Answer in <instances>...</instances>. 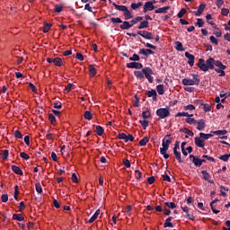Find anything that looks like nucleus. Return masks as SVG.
<instances>
[{"instance_id": "1", "label": "nucleus", "mask_w": 230, "mask_h": 230, "mask_svg": "<svg viewBox=\"0 0 230 230\" xmlns=\"http://www.w3.org/2000/svg\"><path fill=\"white\" fill-rule=\"evenodd\" d=\"M199 75L195 74L192 75V79L184 78L182 80L183 85H199Z\"/></svg>"}, {"instance_id": "2", "label": "nucleus", "mask_w": 230, "mask_h": 230, "mask_svg": "<svg viewBox=\"0 0 230 230\" xmlns=\"http://www.w3.org/2000/svg\"><path fill=\"white\" fill-rule=\"evenodd\" d=\"M143 74L145 75L146 80H148L149 84H154V77L152 75H154V71L150 67H145L142 69Z\"/></svg>"}, {"instance_id": "3", "label": "nucleus", "mask_w": 230, "mask_h": 230, "mask_svg": "<svg viewBox=\"0 0 230 230\" xmlns=\"http://www.w3.org/2000/svg\"><path fill=\"white\" fill-rule=\"evenodd\" d=\"M156 115L160 119H164V118H168V116H170V110L166 108H160L156 111Z\"/></svg>"}, {"instance_id": "4", "label": "nucleus", "mask_w": 230, "mask_h": 230, "mask_svg": "<svg viewBox=\"0 0 230 230\" xmlns=\"http://www.w3.org/2000/svg\"><path fill=\"white\" fill-rule=\"evenodd\" d=\"M180 148V143L179 141H176L173 147V154L178 161V163H182V158L181 156V152H178Z\"/></svg>"}, {"instance_id": "5", "label": "nucleus", "mask_w": 230, "mask_h": 230, "mask_svg": "<svg viewBox=\"0 0 230 230\" xmlns=\"http://www.w3.org/2000/svg\"><path fill=\"white\" fill-rule=\"evenodd\" d=\"M166 138L163 139V143H162V148H160V150H168V148H170V145H172V137H170V135H167Z\"/></svg>"}, {"instance_id": "6", "label": "nucleus", "mask_w": 230, "mask_h": 230, "mask_svg": "<svg viewBox=\"0 0 230 230\" xmlns=\"http://www.w3.org/2000/svg\"><path fill=\"white\" fill-rule=\"evenodd\" d=\"M119 139H124V141H126V143H128V141H134V137H132V135L128 134H125V133H120L118 136Z\"/></svg>"}, {"instance_id": "7", "label": "nucleus", "mask_w": 230, "mask_h": 230, "mask_svg": "<svg viewBox=\"0 0 230 230\" xmlns=\"http://www.w3.org/2000/svg\"><path fill=\"white\" fill-rule=\"evenodd\" d=\"M155 6H154V3L149 1V2H146V4H144V13H146V12H152V10H155Z\"/></svg>"}, {"instance_id": "8", "label": "nucleus", "mask_w": 230, "mask_h": 230, "mask_svg": "<svg viewBox=\"0 0 230 230\" xmlns=\"http://www.w3.org/2000/svg\"><path fill=\"white\" fill-rule=\"evenodd\" d=\"M190 158L192 159V163H193V164H195V166H202V163H206V160L198 158V157L194 156L193 155H190Z\"/></svg>"}, {"instance_id": "9", "label": "nucleus", "mask_w": 230, "mask_h": 230, "mask_svg": "<svg viewBox=\"0 0 230 230\" xmlns=\"http://www.w3.org/2000/svg\"><path fill=\"white\" fill-rule=\"evenodd\" d=\"M127 67L129 69H142L143 64L137 62H131L127 64Z\"/></svg>"}, {"instance_id": "10", "label": "nucleus", "mask_w": 230, "mask_h": 230, "mask_svg": "<svg viewBox=\"0 0 230 230\" xmlns=\"http://www.w3.org/2000/svg\"><path fill=\"white\" fill-rule=\"evenodd\" d=\"M195 125H197V130H204V128H206V120L203 119L196 120Z\"/></svg>"}, {"instance_id": "11", "label": "nucleus", "mask_w": 230, "mask_h": 230, "mask_svg": "<svg viewBox=\"0 0 230 230\" xmlns=\"http://www.w3.org/2000/svg\"><path fill=\"white\" fill-rule=\"evenodd\" d=\"M185 57L188 58V64L193 66L195 64V56L191 55L190 52H185Z\"/></svg>"}, {"instance_id": "12", "label": "nucleus", "mask_w": 230, "mask_h": 230, "mask_svg": "<svg viewBox=\"0 0 230 230\" xmlns=\"http://www.w3.org/2000/svg\"><path fill=\"white\" fill-rule=\"evenodd\" d=\"M198 66L199 69H201V71H208L209 69L208 64L202 58H199Z\"/></svg>"}, {"instance_id": "13", "label": "nucleus", "mask_w": 230, "mask_h": 230, "mask_svg": "<svg viewBox=\"0 0 230 230\" xmlns=\"http://www.w3.org/2000/svg\"><path fill=\"white\" fill-rule=\"evenodd\" d=\"M206 8V4H201L198 10L196 12H194V14L196 15V17H200L202 15V13H204V10Z\"/></svg>"}, {"instance_id": "14", "label": "nucleus", "mask_w": 230, "mask_h": 230, "mask_svg": "<svg viewBox=\"0 0 230 230\" xmlns=\"http://www.w3.org/2000/svg\"><path fill=\"white\" fill-rule=\"evenodd\" d=\"M139 55H145V57H148V55H154V51L150 49H142L139 50Z\"/></svg>"}, {"instance_id": "15", "label": "nucleus", "mask_w": 230, "mask_h": 230, "mask_svg": "<svg viewBox=\"0 0 230 230\" xmlns=\"http://www.w3.org/2000/svg\"><path fill=\"white\" fill-rule=\"evenodd\" d=\"M181 209H182V211H183L184 213H187L186 217H187L189 220H195V217H193V216L188 214V213H190V208H188V207L185 206V207H181Z\"/></svg>"}, {"instance_id": "16", "label": "nucleus", "mask_w": 230, "mask_h": 230, "mask_svg": "<svg viewBox=\"0 0 230 230\" xmlns=\"http://www.w3.org/2000/svg\"><path fill=\"white\" fill-rule=\"evenodd\" d=\"M146 96H148V98H153L154 102H155V100H157V92H155V90L148 91Z\"/></svg>"}, {"instance_id": "17", "label": "nucleus", "mask_w": 230, "mask_h": 230, "mask_svg": "<svg viewBox=\"0 0 230 230\" xmlns=\"http://www.w3.org/2000/svg\"><path fill=\"white\" fill-rule=\"evenodd\" d=\"M195 145L198 146L199 148H204V140H202L200 137H196Z\"/></svg>"}, {"instance_id": "18", "label": "nucleus", "mask_w": 230, "mask_h": 230, "mask_svg": "<svg viewBox=\"0 0 230 230\" xmlns=\"http://www.w3.org/2000/svg\"><path fill=\"white\" fill-rule=\"evenodd\" d=\"M168 10H170V6H164L156 9L155 13H168Z\"/></svg>"}, {"instance_id": "19", "label": "nucleus", "mask_w": 230, "mask_h": 230, "mask_svg": "<svg viewBox=\"0 0 230 230\" xmlns=\"http://www.w3.org/2000/svg\"><path fill=\"white\" fill-rule=\"evenodd\" d=\"M142 37L144 39H147L148 40H152V39H154L152 32H148L147 31H143Z\"/></svg>"}, {"instance_id": "20", "label": "nucleus", "mask_w": 230, "mask_h": 230, "mask_svg": "<svg viewBox=\"0 0 230 230\" xmlns=\"http://www.w3.org/2000/svg\"><path fill=\"white\" fill-rule=\"evenodd\" d=\"M215 63H216V61H215V59H213V58H208V60H207V62H206V64H207V66L208 67V69H214V67H215Z\"/></svg>"}, {"instance_id": "21", "label": "nucleus", "mask_w": 230, "mask_h": 230, "mask_svg": "<svg viewBox=\"0 0 230 230\" xmlns=\"http://www.w3.org/2000/svg\"><path fill=\"white\" fill-rule=\"evenodd\" d=\"M172 220H173V217H168L164 224V227H173V224H172Z\"/></svg>"}, {"instance_id": "22", "label": "nucleus", "mask_w": 230, "mask_h": 230, "mask_svg": "<svg viewBox=\"0 0 230 230\" xmlns=\"http://www.w3.org/2000/svg\"><path fill=\"white\" fill-rule=\"evenodd\" d=\"M202 175H203V179L204 181H208V182L213 183V181H211V175H209V172H207L206 171H202L201 172Z\"/></svg>"}, {"instance_id": "23", "label": "nucleus", "mask_w": 230, "mask_h": 230, "mask_svg": "<svg viewBox=\"0 0 230 230\" xmlns=\"http://www.w3.org/2000/svg\"><path fill=\"white\" fill-rule=\"evenodd\" d=\"M12 170L17 175H22V170H21V168H19V166L17 165H12Z\"/></svg>"}, {"instance_id": "24", "label": "nucleus", "mask_w": 230, "mask_h": 230, "mask_svg": "<svg viewBox=\"0 0 230 230\" xmlns=\"http://www.w3.org/2000/svg\"><path fill=\"white\" fill-rule=\"evenodd\" d=\"M99 216H100V209H97L95 213L93 215V217L89 219V223L93 224V222H94V220H96V218H98Z\"/></svg>"}, {"instance_id": "25", "label": "nucleus", "mask_w": 230, "mask_h": 230, "mask_svg": "<svg viewBox=\"0 0 230 230\" xmlns=\"http://www.w3.org/2000/svg\"><path fill=\"white\" fill-rule=\"evenodd\" d=\"M13 220H17L18 222H22V220H24V217L22 216V214H14L13 216Z\"/></svg>"}, {"instance_id": "26", "label": "nucleus", "mask_w": 230, "mask_h": 230, "mask_svg": "<svg viewBox=\"0 0 230 230\" xmlns=\"http://www.w3.org/2000/svg\"><path fill=\"white\" fill-rule=\"evenodd\" d=\"M132 26L131 23L128 22H123L122 24L120 25L121 30H130V27Z\"/></svg>"}, {"instance_id": "27", "label": "nucleus", "mask_w": 230, "mask_h": 230, "mask_svg": "<svg viewBox=\"0 0 230 230\" xmlns=\"http://www.w3.org/2000/svg\"><path fill=\"white\" fill-rule=\"evenodd\" d=\"M134 75L137 78H138V80H143V78H145V74L143 73V71H135Z\"/></svg>"}, {"instance_id": "28", "label": "nucleus", "mask_w": 230, "mask_h": 230, "mask_svg": "<svg viewBox=\"0 0 230 230\" xmlns=\"http://www.w3.org/2000/svg\"><path fill=\"white\" fill-rule=\"evenodd\" d=\"M181 116H183L185 118H192L193 114L190 115L188 112H178L175 115L176 118H180Z\"/></svg>"}, {"instance_id": "29", "label": "nucleus", "mask_w": 230, "mask_h": 230, "mask_svg": "<svg viewBox=\"0 0 230 230\" xmlns=\"http://www.w3.org/2000/svg\"><path fill=\"white\" fill-rule=\"evenodd\" d=\"M54 64H55V66H58V67H60L61 66H63L64 62L62 61V58H55Z\"/></svg>"}, {"instance_id": "30", "label": "nucleus", "mask_w": 230, "mask_h": 230, "mask_svg": "<svg viewBox=\"0 0 230 230\" xmlns=\"http://www.w3.org/2000/svg\"><path fill=\"white\" fill-rule=\"evenodd\" d=\"M156 91H157V93H158V94H164V85H163V84H158L157 86H156Z\"/></svg>"}, {"instance_id": "31", "label": "nucleus", "mask_w": 230, "mask_h": 230, "mask_svg": "<svg viewBox=\"0 0 230 230\" xmlns=\"http://www.w3.org/2000/svg\"><path fill=\"white\" fill-rule=\"evenodd\" d=\"M84 119H88L89 121H91V119H93V113L89 111H86L84 112Z\"/></svg>"}, {"instance_id": "32", "label": "nucleus", "mask_w": 230, "mask_h": 230, "mask_svg": "<svg viewBox=\"0 0 230 230\" xmlns=\"http://www.w3.org/2000/svg\"><path fill=\"white\" fill-rule=\"evenodd\" d=\"M145 28H148V21L141 22L139 26L137 27L138 30H143Z\"/></svg>"}, {"instance_id": "33", "label": "nucleus", "mask_w": 230, "mask_h": 230, "mask_svg": "<svg viewBox=\"0 0 230 230\" xmlns=\"http://www.w3.org/2000/svg\"><path fill=\"white\" fill-rule=\"evenodd\" d=\"M114 6L116 8V10H119V12H125V11H127L128 9L125 5H118L116 4H114Z\"/></svg>"}, {"instance_id": "34", "label": "nucleus", "mask_w": 230, "mask_h": 230, "mask_svg": "<svg viewBox=\"0 0 230 230\" xmlns=\"http://www.w3.org/2000/svg\"><path fill=\"white\" fill-rule=\"evenodd\" d=\"M175 45L177 51H184V47L182 46V43L181 41H176Z\"/></svg>"}, {"instance_id": "35", "label": "nucleus", "mask_w": 230, "mask_h": 230, "mask_svg": "<svg viewBox=\"0 0 230 230\" xmlns=\"http://www.w3.org/2000/svg\"><path fill=\"white\" fill-rule=\"evenodd\" d=\"M148 141H149L148 137H145L144 138H142L139 141V146H146V143H148Z\"/></svg>"}, {"instance_id": "36", "label": "nucleus", "mask_w": 230, "mask_h": 230, "mask_svg": "<svg viewBox=\"0 0 230 230\" xmlns=\"http://www.w3.org/2000/svg\"><path fill=\"white\" fill-rule=\"evenodd\" d=\"M214 66H216V67H218V70H220V69H222V70L226 69V65L222 64V62H220V61H216V63H215Z\"/></svg>"}, {"instance_id": "37", "label": "nucleus", "mask_w": 230, "mask_h": 230, "mask_svg": "<svg viewBox=\"0 0 230 230\" xmlns=\"http://www.w3.org/2000/svg\"><path fill=\"white\" fill-rule=\"evenodd\" d=\"M142 20H143V17H141V16L136 17L135 19H133L130 22V24H132V26H134V24H137V22H141Z\"/></svg>"}, {"instance_id": "38", "label": "nucleus", "mask_w": 230, "mask_h": 230, "mask_svg": "<svg viewBox=\"0 0 230 230\" xmlns=\"http://www.w3.org/2000/svg\"><path fill=\"white\" fill-rule=\"evenodd\" d=\"M199 137L201 139H209V137H213L212 134L199 133Z\"/></svg>"}, {"instance_id": "39", "label": "nucleus", "mask_w": 230, "mask_h": 230, "mask_svg": "<svg viewBox=\"0 0 230 230\" xmlns=\"http://www.w3.org/2000/svg\"><path fill=\"white\" fill-rule=\"evenodd\" d=\"M213 134H216V136H226V134H227V130L226 129L217 130V131H214Z\"/></svg>"}, {"instance_id": "40", "label": "nucleus", "mask_w": 230, "mask_h": 230, "mask_svg": "<svg viewBox=\"0 0 230 230\" xmlns=\"http://www.w3.org/2000/svg\"><path fill=\"white\" fill-rule=\"evenodd\" d=\"M142 116H143L144 119H148V118H150V116H152V113L150 112V111H145L142 112Z\"/></svg>"}, {"instance_id": "41", "label": "nucleus", "mask_w": 230, "mask_h": 230, "mask_svg": "<svg viewBox=\"0 0 230 230\" xmlns=\"http://www.w3.org/2000/svg\"><path fill=\"white\" fill-rule=\"evenodd\" d=\"M143 4L142 2H138L137 4H131L132 10H137V8H141V5Z\"/></svg>"}, {"instance_id": "42", "label": "nucleus", "mask_w": 230, "mask_h": 230, "mask_svg": "<svg viewBox=\"0 0 230 230\" xmlns=\"http://www.w3.org/2000/svg\"><path fill=\"white\" fill-rule=\"evenodd\" d=\"M124 16L126 20L132 19V12L128 11V9L124 12Z\"/></svg>"}, {"instance_id": "43", "label": "nucleus", "mask_w": 230, "mask_h": 230, "mask_svg": "<svg viewBox=\"0 0 230 230\" xmlns=\"http://www.w3.org/2000/svg\"><path fill=\"white\" fill-rule=\"evenodd\" d=\"M186 123H188L189 125H195V123H197V120H195V119L193 118H187L185 119Z\"/></svg>"}, {"instance_id": "44", "label": "nucleus", "mask_w": 230, "mask_h": 230, "mask_svg": "<svg viewBox=\"0 0 230 230\" xmlns=\"http://www.w3.org/2000/svg\"><path fill=\"white\" fill-rule=\"evenodd\" d=\"M185 14H186V9H185V8H182V9H181V11L178 13L177 17H178L179 19H182V17H184Z\"/></svg>"}, {"instance_id": "45", "label": "nucleus", "mask_w": 230, "mask_h": 230, "mask_svg": "<svg viewBox=\"0 0 230 230\" xmlns=\"http://www.w3.org/2000/svg\"><path fill=\"white\" fill-rule=\"evenodd\" d=\"M181 132H184V134H187V136H190V137H193V131L188 128L181 129Z\"/></svg>"}, {"instance_id": "46", "label": "nucleus", "mask_w": 230, "mask_h": 230, "mask_svg": "<svg viewBox=\"0 0 230 230\" xmlns=\"http://www.w3.org/2000/svg\"><path fill=\"white\" fill-rule=\"evenodd\" d=\"M110 21L111 22H113V24H120L123 22L119 18H111Z\"/></svg>"}, {"instance_id": "47", "label": "nucleus", "mask_w": 230, "mask_h": 230, "mask_svg": "<svg viewBox=\"0 0 230 230\" xmlns=\"http://www.w3.org/2000/svg\"><path fill=\"white\" fill-rule=\"evenodd\" d=\"M168 149H160V154L164 155V159H168L170 157V155H168L166 152Z\"/></svg>"}, {"instance_id": "48", "label": "nucleus", "mask_w": 230, "mask_h": 230, "mask_svg": "<svg viewBox=\"0 0 230 230\" xmlns=\"http://www.w3.org/2000/svg\"><path fill=\"white\" fill-rule=\"evenodd\" d=\"M203 111H204L205 112H209V111H211V104H208V103L203 104Z\"/></svg>"}, {"instance_id": "49", "label": "nucleus", "mask_w": 230, "mask_h": 230, "mask_svg": "<svg viewBox=\"0 0 230 230\" xmlns=\"http://www.w3.org/2000/svg\"><path fill=\"white\" fill-rule=\"evenodd\" d=\"M164 204L167 208H170L171 209H175V208H177V205H175V203L173 202H165Z\"/></svg>"}, {"instance_id": "50", "label": "nucleus", "mask_w": 230, "mask_h": 230, "mask_svg": "<svg viewBox=\"0 0 230 230\" xmlns=\"http://www.w3.org/2000/svg\"><path fill=\"white\" fill-rule=\"evenodd\" d=\"M89 71H90V75H92V76H94L96 75V68H94V66H90Z\"/></svg>"}, {"instance_id": "51", "label": "nucleus", "mask_w": 230, "mask_h": 230, "mask_svg": "<svg viewBox=\"0 0 230 230\" xmlns=\"http://www.w3.org/2000/svg\"><path fill=\"white\" fill-rule=\"evenodd\" d=\"M62 10H64V6L63 5H55L54 11L57 13H60V12H62Z\"/></svg>"}, {"instance_id": "52", "label": "nucleus", "mask_w": 230, "mask_h": 230, "mask_svg": "<svg viewBox=\"0 0 230 230\" xmlns=\"http://www.w3.org/2000/svg\"><path fill=\"white\" fill-rule=\"evenodd\" d=\"M196 26H199V28H202L204 26V21L200 18L197 19Z\"/></svg>"}, {"instance_id": "53", "label": "nucleus", "mask_w": 230, "mask_h": 230, "mask_svg": "<svg viewBox=\"0 0 230 230\" xmlns=\"http://www.w3.org/2000/svg\"><path fill=\"white\" fill-rule=\"evenodd\" d=\"M96 132L98 136H102L103 134V128L102 126H96Z\"/></svg>"}, {"instance_id": "54", "label": "nucleus", "mask_w": 230, "mask_h": 230, "mask_svg": "<svg viewBox=\"0 0 230 230\" xmlns=\"http://www.w3.org/2000/svg\"><path fill=\"white\" fill-rule=\"evenodd\" d=\"M20 156L22 157V159H24L25 161H28V159H30V155L28 154H26L25 152H22L20 154Z\"/></svg>"}, {"instance_id": "55", "label": "nucleus", "mask_w": 230, "mask_h": 230, "mask_svg": "<svg viewBox=\"0 0 230 230\" xmlns=\"http://www.w3.org/2000/svg\"><path fill=\"white\" fill-rule=\"evenodd\" d=\"M139 123L142 125L144 130H146V127H148V122L146 121V119L140 120Z\"/></svg>"}, {"instance_id": "56", "label": "nucleus", "mask_w": 230, "mask_h": 230, "mask_svg": "<svg viewBox=\"0 0 230 230\" xmlns=\"http://www.w3.org/2000/svg\"><path fill=\"white\" fill-rule=\"evenodd\" d=\"M14 137H17V139H22V133L19 130L14 131Z\"/></svg>"}, {"instance_id": "57", "label": "nucleus", "mask_w": 230, "mask_h": 230, "mask_svg": "<svg viewBox=\"0 0 230 230\" xmlns=\"http://www.w3.org/2000/svg\"><path fill=\"white\" fill-rule=\"evenodd\" d=\"M184 111H195V106L193 104L184 106Z\"/></svg>"}, {"instance_id": "58", "label": "nucleus", "mask_w": 230, "mask_h": 230, "mask_svg": "<svg viewBox=\"0 0 230 230\" xmlns=\"http://www.w3.org/2000/svg\"><path fill=\"white\" fill-rule=\"evenodd\" d=\"M50 28H51V24H49V23L45 24L44 28H43V32L48 33V31H49Z\"/></svg>"}, {"instance_id": "59", "label": "nucleus", "mask_w": 230, "mask_h": 230, "mask_svg": "<svg viewBox=\"0 0 230 230\" xmlns=\"http://www.w3.org/2000/svg\"><path fill=\"white\" fill-rule=\"evenodd\" d=\"M229 157H230V155H223L219 157V159H221V161L227 162L229 161Z\"/></svg>"}, {"instance_id": "60", "label": "nucleus", "mask_w": 230, "mask_h": 230, "mask_svg": "<svg viewBox=\"0 0 230 230\" xmlns=\"http://www.w3.org/2000/svg\"><path fill=\"white\" fill-rule=\"evenodd\" d=\"M36 191L38 193H42V186L40 185V183H36Z\"/></svg>"}, {"instance_id": "61", "label": "nucleus", "mask_w": 230, "mask_h": 230, "mask_svg": "<svg viewBox=\"0 0 230 230\" xmlns=\"http://www.w3.org/2000/svg\"><path fill=\"white\" fill-rule=\"evenodd\" d=\"M210 42H212V44H215L217 46L218 44V40L215 38V36H210Z\"/></svg>"}, {"instance_id": "62", "label": "nucleus", "mask_w": 230, "mask_h": 230, "mask_svg": "<svg viewBox=\"0 0 230 230\" xmlns=\"http://www.w3.org/2000/svg\"><path fill=\"white\" fill-rule=\"evenodd\" d=\"M221 13H222V15H225V16L229 15V9H227V8H223V9L221 10Z\"/></svg>"}, {"instance_id": "63", "label": "nucleus", "mask_w": 230, "mask_h": 230, "mask_svg": "<svg viewBox=\"0 0 230 230\" xmlns=\"http://www.w3.org/2000/svg\"><path fill=\"white\" fill-rule=\"evenodd\" d=\"M1 200L2 202H8V194H2Z\"/></svg>"}, {"instance_id": "64", "label": "nucleus", "mask_w": 230, "mask_h": 230, "mask_svg": "<svg viewBox=\"0 0 230 230\" xmlns=\"http://www.w3.org/2000/svg\"><path fill=\"white\" fill-rule=\"evenodd\" d=\"M129 60H134V61H139V56L137 54H134L133 57L129 58Z\"/></svg>"}]
</instances>
